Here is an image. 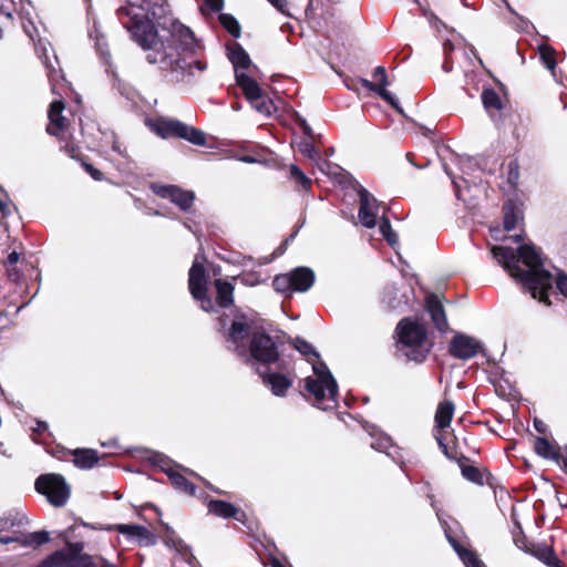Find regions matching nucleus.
<instances>
[{"label": "nucleus", "instance_id": "13", "mask_svg": "<svg viewBox=\"0 0 567 567\" xmlns=\"http://www.w3.org/2000/svg\"><path fill=\"white\" fill-rule=\"evenodd\" d=\"M354 188L359 195V212L358 217L360 223L365 228H373L377 225V217L381 207V204L377 198L368 192L363 186L355 183Z\"/></svg>", "mask_w": 567, "mask_h": 567}, {"label": "nucleus", "instance_id": "55", "mask_svg": "<svg viewBox=\"0 0 567 567\" xmlns=\"http://www.w3.org/2000/svg\"><path fill=\"white\" fill-rule=\"evenodd\" d=\"M385 240L389 243V245L391 247H394L396 244H398V235L394 230H392L391 233L386 234L384 236Z\"/></svg>", "mask_w": 567, "mask_h": 567}, {"label": "nucleus", "instance_id": "27", "mask_svg": "<svg viewBox=\"0 0 567 567\" xmlns=\"http://www.w3.org/2000/svg\"><path fill=\"white\" fill-rule=\"evenodd\" d=\"M318 168L340 185L347 186L351 183V176L337 164L323 159L318 163Z\"/></svg>", "mask_w": 567, "mask_h": 567}, {"label": "nucleus", "instance_id": "59", "mask_svg": "<svg viewBox=\"0 0 567 567\" xmlns=\"http://www.w3.org/2000/svg\"><path fill=\"white\" fill-rule=\"evenodd\" d=\"M112 150L120 155L125 156L124 152L121 150V144L117 141L113 142Z\"/></svg>", "mask_w": 567, "mask_h": 567}, {"label": "nucleus", "instance_id": "12", "mask_svg": "<svg viewBox=\"0 0 567 567\" xmlns=\"http://www.w3.org/2000/svg\"><path fill=\"white\" fill-rule=\"evenodd\" d=\"M250 328L248 318L240 313L235 316L230 327L224 332L227 348L234 351L240 359L248 358L246 342L250 333Z\"/></svg>", "mask_w": 567, "mask_h": 567}, {"label": "nucleus", "instance_id": "7", "mask_svg": "<svg viewBox=\"0 0 567 567\" xmlns=\"http://www.w3.org/2000/svg\"><path fill=\"white\" fill-rule=\"evenodd\" d=\"M150 127L163 138L179 137L197 146H204L206 144V135L203 131L178 120L165 117L156 118L150 122Z\"/></svg>", "mask_w": 567, "mask_h": 567}, {"label": "nucleus", "instance_id": "16", "mask_svg": "<svg viewBox=\"0 0 567 567\" xmlns=\"http://www.w3.org/2000/svg\"><path fill=\"white\" fill-rule=\"evenodd\" d=\"M153 192L162 198H168L183 210H188L194 203L195 195L174 185H152Z\"/></svg>", "mask_w": 567, "mask_h": 567}, {"label": "nucleus", "instance_id": "46", "mask_svg": "<svg viewBox=\"0 0 567 567\" xmlns=\"http://www.w3.org/2000/svg\"><path fill=\"white\" fill-rule=\"evenodd\" d=\"M444 171L445 173L452 178V183L454 185V188H455V195H456V198L457 199H461V200H465L464 196H463V190L461 188V185L455 181L454 176H452L451 172L449 171L447 166L444 165Z\"/></svg>", "mask_w": 567, "mask_h": 567}, {"label": "nucleus", "instance_id": "33", "mask_svg": "<svg viewBox=\"0 0 567 567\" xmlns=\"http://www.w3.org/2000/svg\"><path fill=\"white\" fill-rule=\"evenodd\" d=\"M538 53L542 63L546 66V69L549 70L553 78H556V51L553 47L548 44H539L538 45Z\"/></svg>", "mask_w": 567, "mask_h": 567}, {"label": "nucleus", "instance_id": "50", "mask_svg": "<svg viewBox=\"0 0 567 567\" xmlns=\"http://www.w3.org/2000/svg\"><path fill=\"white\" fill-rule=\"evenodd\" d=\"M556 285H557V288L558 290L567 297V275H560L557 279H556Z\"/></svg>", "mask_w": 567, "mask_h": 567}, {"label": "nucleus", "instance_id": "11", "mask_svg": "<svg viewBox=\"0 0 567 567\" xmlns=\"http://www.w3.org/2000/svg\"><path fill=\"white\" fill-rule=\"evenodd\" d=\"M34 487L38 493L44 495L56 507L63 506L70 497V487L60 474L40 475Z\"/></svg>", "mask_w": 567, "mask_h": 567}, {"label": "nucleus", "instance_id": "51", "mask_svg": "<svg viewBox=\"0 0 567 567\" xmlns=\"http://www.w3.org/2000/svg\"><path fill=\"white\" fill-rule=\"evenodd\" d=\"M85 171L95 179V181H101L103 178V174L94 168L92 165L90 164H85Z\"/></svg>", "mask_w": 567, "mask_h": 567}, {"label": "nucleus", "instance_id": "10", "mask_svg": "<svg viewBox=\"0 0 567 567\" xmlns=\"http://www.w3.org/2000/svg\"><path fill=\"white\" fill-rule=\"evenodd\" d=\"M204 257L196 256L188 274V288L193 298L200 302V308L210 312L214 311V302L207 295V276L204 268Z\"/></svg>", "mask_w": 567, "mask_h": 567}, {"label": "nucleus", "instance_id": "41", "mask_svg": "<svg viewBox=\"0 0 567 567\" xmlns=\"http://www.w3.org/2000/svg\"><path fill=\"white\" fill-rule=\"evenodd\" d=\"M299 151L310 159L317 162V164L322 161L319 156V153L317 152L313 144L309 141H303L299 144Z\"/></svg>", "mask_w": 567, "mask_h": 567}, {"label": "nucleus", "instance_id": "53", "mask_svg": "<svg viewBox=\"0 0 567 567\" xmlns=\"http://www.w3.org/2000/svg\"><path fill=\"white\" fill-rule=\"evenodd\" d=\"M11 543H20L21 544V535L19 536H11V537H2L0 536V544L8 545Z\"/></svg>", "mask_w": 567, "mask_h": 567}, {"label": "nucleus", "instance_id": "36", "mask_svg": "<svg viewBox=\"0 0 567 567\" xmlns=\"http://www.w3.org/2000/svg\"><path fill=\"white\" fill-rule=\"evenodd\" d=\"M290 178L298 184L302 189H309L311 186V179L308 178L305 173L295 164L289 166Z\"/></svg>", "mask_w": 567, "mask_h": 567}, {"label": "nucleus", "instance_id": "8", "mask_svg": "<svg viewBox=\"0 0 567 567\" xmlns=\"http://www.w3.org/2000/svg\"><path fill=\"white\" fill-rule=\"evenodd\" d=\"M315 272L308 267H297L287 274L277 275L272 280L274 289L282 295L306 292L315 284Z\"/></svg>", "mask_w": 567, "mask_h": 567}, {"label": "nucleus", "instance_id": "20", "mask_svg": "<svg viewBox=\"0 0 567 567\" xmlns=\"http://www.w3.org/2000/svg\"><path fill=\"white\" fill-rule=\"evenodd\" d=\"M181 471L189 474L195 475V473L188 468H185L182 466V468H174V466L163 467V472L168 476L172 485L179 492L186 493L188 495L195 494V485L184 476Z\"/></svg>", "mask_w": 567, "mask_h": 567}, {"label": "nucleus", "instance_id": "29", "mask_svg": "<svg viewBox=\"0 0 567 567\" xmlns=\"http://www.w3.org/2000/svg\"><path fill=\"white\" fill-rule=\"evenodd\" d=\"M454 414V404L451 401L441 402L435 412V429L444 431L450 427Z\"/></svg>", "mask_w": 567, "mask_h": 567}, {"label": "nucleus", "instance_id": "43", "mask_svg": "<svg viewBox=\"0 0 567 567\" xmlns=\"http://www.w3.org/2000/svg\"><path fill=\"white\" fill-rule=\"evenodd\" d=\"M152 462L157 465L162 471H163V467H168V466H174V468H182L181 465L172 462L169 458H167L166 456L162 455V454H154L153 457L151 458Z\"/></svg>", "mask_w": 567, "mask_h": 567}, {"label": "nucleus", "instance_id": "62", "mask_svg": "<svg viewBox=\"0 0 567 567\" xmlns=\"http://www.w3.org/2000/svg\"><path fill=\"white\" fill-rule=\"evenodd\" d=\"M7 215V205L0 199V216L4 217Z\"/></svg>", "mask_w": 567, "mask_h": 567}, {"label": "nucleus", "instance_id": "3", "mask_svg": "<svg viewBox=\"0 0 567 567\" xmlns=\"http://www.w3.org/2000/svg\"><path fill=\"white\" fill-rule=\"evenodd\" d=\"M295 348L311 363L315 373V377L306 379L305 386L309 395L308 399L320 410L334 409L337 406L338 384L327 364L320 360L319 353L309 342L297 338Z\"/></svg>", "mask_w": 567, "mask_h": 567}, {"label": "nucleus", "instance_id": "37", "mask_svg": "<svg viewBox=\"0 0 567 567\" xmlns=\"http://www.w3.org/2000/svg\"><path fill=\"white\" fill-rule=\"evenodd\" d=\"M220 23L223 27L234 37L240 35V25L238 21L230 14L223 13L219 16Z\"/></svg>", "mask_w": 567, "mask_h": 567}, {"label": "nucleus", "instance_id": "54", "mask_svg": "<svg viewBox=\"0 0 567 567\" xmlns=\"http://www.w3.org/2000/svg\"><path fill=\"white\" fill-rule=\"evenodd\" d=\"M385 240L389 243V245L391 247H394L396 244H398V235L394 230H392L391 233L386 234L384 236Z\"/></svg>", "mask_w": 567, "mask_h": 567}, {"label": "nucleus", "instance_id": "17", "mask_svg": "<svg viewBox=\"0 0 567 567\" xmlns=\"http://www.w3.org/2000/svg\"><path fill=\"white\" fill-rule=\"evenodd\" d=\"M373 75L375 78H380V82L373 83L367 79H361L362 86L380 95L385 102L391 104L394 109L400 110L399 102L392 95V93L386 90L389 82L385 69L381 65L377 66L373 71Z\"/></svg>", "mask_w": 567, "mask_h": 567}, {"label": "nucleus", "instance_id": "4", "mask_svg": "<svg viewBox=\"0 0 567 567\" xmlns=\"http://www.w3.org/2000/svg\"><path fill=\"white\" fill-rule=\"evenodd\" d=\"M228 59L235 70L236 82L251 106L262 115L269 116L276 111L274 102L264 94L259 84L244 71L251 68L248 53L238 43L228 48Z\"/></svg>", "mask_w": 567, "mask_h": 567}, {"label": "nucleus", "instance_id": "26", "mask_svg": "<svg viewBox=\"0 0 567 567\" xmlns=\"http://www.w3.org/2000/svg\"><path fill=\"white\" fill-rule=\"evenodd\" d=\"M445 535L447 537L449 543L457 553L460 559L464 563L466 567H485L484 563L478 558L476 553L468 550L462 547L455 538H453L446 530Z\"/></svg>", "mask_w": 567, "mask_h": 567}, {"label": "nucleus", "instance_id": "32", "mask_svg": "<svg viewBox=\"0 0 567 567\" xmlns=\"http://www.w3.org/2000/svg\"><path fill=\"white\" fill-rule=\"evenodd\" d=\"M482 102L488 114L494 117L503 109L499 95L493 89H485L482 92Z\"/></svg>", "mask_w": 567, "mask_h": 567}, {"label": "nucleus", "instance_id": "30", "mask_svg": "<svg viewBox=\"0 0 567 567\" xmlns=\"http://www.w3.org/2000/svg\"><path fill=\"white\" fill-rule=\"evenodd\" d=\"M73 456L74 465L83 470L92 468L99 462L97 452L92 449H76Z\"/></svg>", "mask_w": 567, "mask_h": 567}, {"label": "nucleus", "instance_id": "15", "mask_svg": "<svg viewBox=\"0 0 567 567\" xmlns=\"http://www.w3.org/2000/svg\"><path fill=\"white\" fill-rule=\"evenodd\" d=\"M482 348L481 341L463 333H456L450 342V353L461 360L475 357Z\"/></svg>", "mask_w": 567, "mask_h": 567}, {"label": "nucleus", "instance_id": "38", "mask_svg": "<svg viewBox=\"0 0 567 567\" xmlns=\"http://www.w3.org/2000/svg\"><path fill=\"white\" fill-rule=\"evenodd\" d=\"M396 295L398 289L395 287H389L383 297V300L388 303V306L393 309L401 307L403 303H408V299L404 296L396 298Z\"/></svg>", "mask_w": 567, "mask_h": 567}, {"label": "nucleus", "instance_id": "56", "mask_svg": "<svg viewBox=\"0 0 567 567\" xmlns=\"http://www.w3.org/2000/svg\"><path fill=\"white\" fill-rule=\"evenodd\" d=\"M534 427L538 433L542 434L546 433L547 431V425L542 420L538 419L534 420Z\"/></svg>", "mask_w": 567, "mask_h": 567}, {"label": "nucleus", "instance_id": "48", "mask_svg": "<svg viewBox=\"0 0 567 567\" xmlns=\"http://www.w3.org/2000/svg\"><path fill=\"white\" fill-rule=\"evenodd\" d=\"M276 9H278L281 13L290 16L288 11V1L287 0H268Z\"/></svg>", "mask_w": 567, "mask_h": 567}, {"label": "nucleus", "instance_id": "14", "mask_svg": "<svg viewBox=\"0 0 567 567\" xmlns=\"http://www.w3.org/2000/svg\"><path fill=\"white\" fill-rule=\"evenodd\" d=\"M105 530H116L126 536L128 542L136 543L140 546H151L156 543V536L146 527L135 524L109 525Z\"/></svg>", "mask_w": 567, "mask_h": 567}, {"label": "nucleus", "instance_id": "2", "mask_svg": "<svg viewBox=\"0 0 567 567\" xmlns=\"http://www.w3.org/2000/svg\"><path fill=\"white\" fill-rule=\"evenodd\" d=\"M492 255L534 299L549 303L548 291L553 289L554 277L545 269L540 252L533 244H520L517 249L493 246Z\"/></svg>", "mask_w": 567, "mask_h": 567}, {"label": "nucleus", "instance_id": "24", "mask_svg": "<svg viewBox=\"0 0 567 567\" xmlns=\"http://www.w3.org/2000/svg\"><path fill=\"white\" fill-rule=\"evenodd\" d=\"M64 110V104L62 101H53L50 104L49 109V124L47 126V132L50 135L58 136L64 128V117L62 112Z\"/></svg>", "mask_w": 567, "mask_h": 567}, {"label": "nucleus", "instance_id": "44", "mask_svg": "<svg viewBox=\"0 0 567 567\" xmlns=\"http://www.w3.org/2000/svg\"><path fill=\"white\" fill-rule=\"evenodd\" d=\"M22 28L25 34L35 42L37 37L39 35V31L31 19H25L22 21Z\"/></svg>", "mask_w": 567, "mask_h": 567}, {"label": "nucleus", "instance_id": "35", "mask_svg": "<svg viewBox=\"0 0 567 567\" xmlns=\"http://www.w3.org/2000/svg\"><path fill=\"white\" fill-rule=\"evenodd\" d=\"M49 540V533L44 530L21 535V545L24 547H38L48 543Z\"/></svg>", "mask_w": 567, "mask_h": 567}, {"label": "nucleus", "instance_id": "5", "mask_svg": "<svg viewBox=\"0 0 567 567\" xmlns=\"http://www.w3.org/2000/svg\"><path fill=\"white\" fill-rule=\"evenodd\" d=\"M398 349L409 360L421 362L430 352L427 331L424 323L410 318L402 319L396 326Z\"/></svg>", "mask_w": 567, "mask_h": 567}, {"label": "nucleus", "instance_id": "31", "mask_svg": "<svg viewBox=\"0 0 567 567\" xmlns=\"http://www.w3.org/2000/svg\"><path fill=\"white\" fill-rule=\"evenodd\" d=\"M534 450L537 455L544 458L558 461L560 457L557 446L545 437H536L534 442Z\"/></svg>", "mask_w": 567, "mask_h": 567}, {"label": "nucleus", "instance_id": "28", "mask_svg": "<svg viewBox=\"0 0 567 567\" xmlns=\"http://www.w3.org/2000/svg\"><path fill=\"white\" fill-rule=\"evenodd\" d=\"M503 212L504 228L507 231L515 229L518 226V224L523 220V212L513 200H508L505 203Z\"/></svg>", "mask_w": 567, "mask_h": 567}, {"label": "nucleus", "instance_id": "1", "mask_svg": "<svg viewBox=\"0 0 567 567\" xmlns=\"http://www.w3.org/2000/svg\"><path fill=\"white\" fill-rule=\"evenodd\" d=\"M169 12L167 0H127L116 14L150 64L167 73L172 82H190L194 68L203 72L207 65L199 60L187 61L200 49L188 27L179 21H173L168 29L155 25L161 27V20Z\"/></svg>", "mask_w": 567, "mask_h": 567}, {"label": "nucleus", "instance_id": "21", "mask_svg": "<svg viewBox=\"0 0 567 567\" xmlns=\"http://www.w3.org/2000/svg\"><path fill=\"white\" fill-rule=\"evenodd\" d=\"M369 433L372 437L370 445L373 450L383 452L388 456L392 457L395 462H399L400 449L392 444V440L390 436L382 432L379 433L374 427H371V431Z\"/></svg>", "mask_w": 567, "mask_h": 567}, {"label": "nucleus", "instance_id": "6", "mask_svg": "<svg viewBox=\"0 0 567 567\" xmlns=\"http://www.w3.org/2000/svg\"><path fill=\"white\" fill-rule=\"evenodd\" d=\"M83 543H68L43 559L37 567H117L102 557L83 553Z\"/></svg>", "mask_w": 567, "mask_h": 567}, {"label": "nucleus", "instance_id": "61", "mask_svg": "<svg viewBox=\"0 0 567 567\" xmlns=\"http://www.w3.org/2000/svg\"><path fill=\"white\" fill-rule=\"evenodd\" d=\"M509 168H511V175L513 174V171L514 172V177L517 178L518 177V167H517V164L516 163H511L509 164Z\"/></svg>", "mask_w": 567, "mask_h": 567}, {"label": "nucleus", "instance_id": "57", "mask_svg": "<svg viewBox=\"0 0 567 567\" xmlns=\"http://www.w3.org/2000/svg\"><path fill=\"white\" fill-rule=\"evenodd\" d=\"M48 429V424L42 421L37 422V427L33 429L34 432L42 433Z\"/></svg>", "mask_w": 567, "mask_h": 567}, {"label": "nucleus", "instance_id": "25", "mask_svg": "<svg viewBox=\"0 0 567 567\" xmlns=\"http://www.w3.org/2000/svg\"><path fill=\"white\" fill-rule=\"evenodd\" d=\"M216 289V301L221 308H229L234 303V285L223 279H216L214 281Z\"/></svg>", "mask_w": 567, "mask_h": 567}, {"label": "nucleus", "instance_id": "60", "mask_svg": "<svg viewBox=\"0 0 567 567\" xmlns=\"http://www.w3.org/2000/svg\"><path fill=\"white\" fill-rule=\"evenodd\" d=\"M435 439L440 445V447L444 451V453L446 454V451H447V446L444 444L443 442V437L441 436V434H436L435 435Z\"/></svg>", "mask_w": 567, "mask_h": 567}, {"label": "nucleus", "instance_id": "49", "mask_svg": "<svg viewBox=\"0 0 567 567\" xmlns=\"http://www.w3.org/2000/svg\"><path fill=\"white\" fill-rule=\"evenodd\" d=\"M379 229L383 237L393 230L388 217L382 216L380 225H379Z\"/></svg>", "mask_w": 567, "mask_h": 567}, {"label": "nucleus", "instance_id": "52", "mask_svg": "<svg viewBox=\"0 0 567 567\" xmlns=\"http://www.w3.org/2000/svg\"><path fill=\"white\" fill-rule=\"evenodd\" d=\"M19 259H20L19 252L12 251L9 254L6 265L8 267L14 266L19 261Z\"/></svg>", "mask_w": 567, "mask_h": 567}, {"label": "nucleus", "instance_id": "23", "mask_svg": "<svg viewBox=\"0 0 567 567\" xmlns=\"http://www.w3.org/2000/svg\"><path fill=\"white\" fill-rule=\"evenodd\" d=\"M262 382L270 388L271 392L276 396H284L289 388L292 385V381L286 375L276 372L260 373Z\"/></svg>", "mask_w": 567, "mask_h": 567}, {"label": "nucleus", "instance_id": "19", "mask_svg": "<svg viewBox=\"0 0 567 567\" xmlns=\"http://www.w3.org/2000/svg\"><path fill=\"white\" fill-rule=\"evenodd\" d=\"M50 43L39 40L35 42V52L38 56L42 60L44 68L47 69V74L49 78V81L51 83L62 79L61 69L59 66V62L56 56L54 55V61H51L48 52H49Z\"/></svg>", "mask_w": 567, "mask_h": 567}, {"label": "nucleus", "instance_id": "22", "mask_svg": "<svg viewBox=\"0 0 567 567\" xmlns=\"http://www.w3.org/2000/svg\"><path fill=\"white\" fill-rule=\"evenodd\" d=\"M208 509L209 513L223 517V518H229L234 517L236 520L240 523H245L246 514L241 511H239L237 507H235L233 504L219 501V499H213L208 503Z\"/></svg>", "mask_w": 567, "mask_h": 567}, {"label": "nucleus", "instance_id": "47", "mask_svg": "<svg viewBox=\"0 0 567 567\" xmlns=\"http://www.w3.org/2000/svg\"><path fill=\"white\" fill-rule=\"evenodd\" d=\"M296 122L302 128L305 135L311 137L312 130H311L310 125L307 123V121L303 117H301L299 114H296Z\"/></svg>", "mask_w": 567, "mask_h": 567}, {"label": "nucleus", "instance_id": "63", "mask_svg": "<svg viewBox=\"0 0 567 567\" xmlns=\"http://www.w3.org/2000/svg\"><path fill=\"white\" fill-rule=\"evenodd\" d=\"M431 506L436 511V516L439 519H441V516H440V511L436 509V506H435V502L433 499V496H431Z\"/></svg>", "mask_w": 567, "mask_h": 567}, {"label": "nucleus", "instance_id": "42", "mask_svg": "<svg viewBox=\"0 0 567 567\" xmlns=\"http://www.w3.org/2000/svg\"><path fill=\"white\" fill-rule=\"evenodd\" d=\"M224 8V0H204L200 11L203 14L219 12Z\"/></svg>", "mask_w": 567, "mask_h": 567}, {"label": "nucleus", "instance_id": "9", "mask_svg": "<svg viewBox=\"0 0 567 567\" xmlns=\"http://www.w3.org/2000/svg\"><path fill=\"white\" fill-rule=\"evenodd\" d=\"M279 355L278 341L267 333L254 332L248 348V358H241V360L268 365L277 362Z\"/></svg>", "mask_w": 567, "mask_h": 567}, {"label": "nucleus", "instance_id": "64", "mask_svg": "<svg viewBox=\"0 0 567 567\" xmlns=\"http://www.w3.org/2000/svg\"><path fill=\"white\" fill-rule=\"evenodd\" d=\"M563 463L567 467V446H565V456L563 458Z\"/></svg>", "mask_w": 567, "mask_h": 567}, {"label": "nucleus", "instance_id": "18", "mask_svg": "<svg viewBox=\"0 0 567 567\" xmlns=\"http://www.w3.org/2000/svg\"><path fill=\"white\" fill-rule=\"evenodd\" d=\"M425 308L435 328L441 332H446L449 330L447 318L439 296L434 293L427 295L425 297Z\"/></svg>", "mask_w": 567, "mask_h": 567}, {"label": "nucleus", "instance_id": "45", "mask_svg": "<svg viewBox=\"0 0 567 567\" xmlns=\"http://www.w3.org/2000/svg\"><path fill=\"white\" fill-rule=\"evenodd\" d=\"M422 13L427 19L432 27L439 29V27L443 24L439 17L435 13H433L430 9L422 8Z\"/></svg>", "mask_w": 567, "mask_h": 567}, {"label": "nucleus", "instance_id": "58", "mask_svg": "<svg viewBox=\"0 0 567 567\" xmlns=\"http://www.w3.org/2000/svg\"><path fill=\"white\" fill-rule=\"evenodd\" d=\"M454 45L450 40H446L443 44L444 53L447 55L451 51H453Z\"/></svg>", "mask_w": 567, "mask_h": 567}, {"label": "nucleus", "instance_id": "34", "mask_svg": "<svg viewBox=\"0 0 567 567\" xmlns=\"http://www.w3.org/2000/svg\"><path fill=\"white\" fill-rule=\"evenodd\" d=\"M533 555L548 567H559V559L554 549L547 545H539L534 548Z\"/></svg>", "mask_w": 567, "mask_h": 567}, {"label": "nucleus", "instance_id": "40", "mask_svg": "<svg viewBox=\"0 0 567 567\" xmlns=\"http://www.w3.org/2000/svg\"><path fill=\"white\" fill-rule=\"evenodd\" d=\"M22 520L18 515L9 513L0 517V532L8 530L12 527L20 526Z\"/></svg>", "mask_w": 567, "mask_h": 567}, {"label": "nucleus", "instance_id": "39", "mask_svg": "<svg viewBox=\"0 0 567 567\" xmlns=\"http://www.w3.org/2000/svg\"><path fill=\"white\" fill-rule=\"evenodd\" d=\"M462 470V475L470 482L472 483H475V484H478V485H483L484 484V481H483V475L482 473L480 472V470L473 465H463L461 467Z\"/></svg>", "mask_w": 567, "mask_h": 567}]
</instances>
